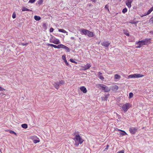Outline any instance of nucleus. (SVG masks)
Instances as JSON below:
<instances>
[{
    "mask_svg": "<svg viewBox=\"0 0 153 153\" xmlns=\"http://www.w3.org/2000/svg\"><path fill=\"white\" fill-rule=\"evenodd\" d=\"M22 127L24 128H27V125L26 124H23L22 125Z\"/></svg>",
    "mask_w": 153,
    "mask_h": 153,
    "instance_id": "obj_23",
    "label": "nucleus"
},
{
    "mask_svg": "<svg viewBox=\"0 0 153 153\" xmlns=\"http://www.w3.org/2000/svg\"><path fill=\"white\" fill-rule=\"evenodd\" d=\"M144 76V75L139 74H131L128 76V78H138Z\"/></svg>",
    "mask_w": 153,
    "mask_h": 153,
    "instance_id": "obj_7",
    "label": "nucleus"
},
{
    "mask_svg": "<svg viewBox=\"0 0 153 153\" xmlns=\"http://www.w3.org/2000/svg\"><path fill=\"white\" fill-rule=\"evenodd\" d=\"M52 44H49V43H48L47 44V45H48V46H52Z\"/></svg>",
    "mask_w": 153,
    "mask_h": 153,
    "instance_id": "obj_44",
    "label": "nucleus"
},
{
    "mask_svg": "<svg viewBox=\"0 0 153 153\" xmlns=\"http://www.w3.org/2000/svg\"><path fill=\"white\" fill-rule=\"evenodd\" d=\"M54 86L57 89H58L59 88V84L57 83H55L54 84Z\"/></svg>",
    "mask_w": 153,
    "mask_h": 153,
    "instance_id": "obj_22",
    "label": "nucleus"
},
{
    "mask_svg": "<svg viewBox=\"0 0 153 153\" xmlns=\"http://www.w3.org/2000/svg\"><path fill=\"white\" fill-rule=\"evenodd\" d=\"M150 33L152 34H153V32L152 31L150 32Z\"/></svg>",
    "mask_w": 153,
    "mask_h": 153,
    "instance_id": "obj_49",
    "label": "nucleus"
},
{
    "mask_svg": "<svg viewBox=\"0 0 153 153\" xmlns=\"http://www.w3.org/2000/svg\"><path fill=\"white\" fill-rule=\"evenodd\" d=\"M81 32L83 34L87 35L89 37H92L94 36L93 33L85 29H82L81 30Z\"/></svg>",
    "mask_w": 153,
    "mask_h": 153,
    "instance_id": "obj_4",
    "label": "nucleus"
},
{
    "mask_svg": "<svg viewBox=\"0 0 153 153\" xmlns=\"http://www.w3.org/2000/svg\"><path fill=\"white\" fill-rule=\"evenodd\" d=\"M133 93L131 92L129 94V98L130 99L133 96Z\"/></svg>",
    "mask_w": 153,
    "mask_h": 153,
    "instance_id": "obj_27",
    "label": "nucleus"
},
{
    "mask_svg": "<svg viewBox=\"0 0 153 153\" xmlns=\"http://www.w3.org/2000/svg\"><path fill=\"white\" fill-rule=\"evenodd\" d=\"M64 62L66 64V65H69V64L68 63V62H67V60L64 61Z\"/></svg>",
    "mask_w": 153,
    "mask_h": 153,
    "instance_id": "obj_42",
    "label": "nucleus"
},
{
    "mask_svg": "<svg viewBox=\"0 0 153 153\" xmlns=\"http://www.w3.org/2000/svg\"><path fill=\"white\" fill-rule=\"evenodd\" d=\"M101 44L104 47H108L110 45V43L108 42L104 41L102 42Z\"/></svg>",
    "mask_w": 153,
    "mask_h": 153,
    "instance_id": "obj_12",
    "label": "nucleus"
},
{
    "mask_svg": "<svg viewBox=\"0 0 153 153\" xmlns=\"http://www.w3.org/2000/svg\"><path fill=\"white\" fill-rule=\"evenodd\" d=\"M151 38H146L144 40L139 41L136 42V44L138 46L136 47L137 48H140L143 45H147L148 44L150 43Z\"/></svg>",
    "mask_w": 153,
    "mask_h": 153,
    "instance_id": "obj_1",
    "label": "nucleus"
},
{
    "mask_svg": "<svg viewBox=\"0 0 153 153\" xmlns=\"http://www.w3.org/2000/svg\"><path fill=\"white\" fill-rule=\"evenodd\" d=\"M36 0H29V2H30L31 3H34Z\"/></svg>",
    "mask_w": 153,
    "mask_h": 153,
    "instance_id": "obj_37",
    "label": "nucleus"
},
{
    "mask_svg": "<svg viewBox=\"0 0 153 153\" xmlns=\"http://www.w3.org/2000/svg\"><path fill=\"white\" fill-rule=\"evenodd\" d=\"M124 150H122L120 151H119L117 153H124Z\"/></svg>",
    "mask_w": 153,
    "mask_h": 153,
    "instance_id": "obj_38",
    "label": "nucleus"
},
{
    "mask_svg": "<svg viewBox=\"0 0 153 153\" xmlns=\"http://www.w3.org/2000/svg\"><path fill=\"white\" fill-rule=\"evenodd\" d=\"M32 139L33 140V143H36L40 142L39 139L36 136H33L32 137Z\"/></svg>",
    "mask_w": 153,
    "mask_h": 153,
    "instance_id": "obj_8",
    "label": "nucleus"
},
{
    "mask_svg": "<svg viewBox=\"0 0 153 153\" xmlns=\"http://www.w3.org/2000/svg\"><path fill=\"white\" fill-rule=\"evenodd\" d=\"M31 10L30 9H28V8H27L25 7H23L22 8V11H31Z\"/></svg>",
    "mask_w": 153,
    "mask_h": 153,
    "instance_id": "obj_21",
    "label": "nucleus"
},
{
    "mask_svg": "<svg viewBox=\"0 0 153 153\" xmlns=\"http://www.w3.org/2000/svg\"><path fill=\"white\" fill-rule=\"evenodd\" d=\"M64 48L65 50L67 52H69L70 50H69V48L68 47H67L65 45Z\"/></svg>",
    "mask_w": 153,
    "mask_h": 153,
    "instance_id": "obj_25",
    "label": "nucleus"
},
{
    "mask_svg": "<svg viewBox=\"0 0 153 153\" xmlns=\"http://www.w3.org/2000/svg\"><path fill=\"white\" fill-rule=\"evenodd\" d=\"M105 8H106L107 9H108V11H109V9L108 8V5H106L105 6Z\"/></svg>",
    "mask_w": 153,
    "mask_h": 153,
    "instance_id": "obj_43",
    "label": "nucleus"
},
{
    "mask_svg": "<svg viewBox=\"0 0 153 153\" xmlns=\"http://www.w3.org/2000/svg\"><path fill=\"white\" fill-rule=\"evenodd\" d=\"M65 82L63 80H61L59 81V83L61 85H63L64 84Z\"/></svg>",
    "mask_w": 153,
    "mask_h": 153,
    "instance_id": "obj_31",
    "label": "nucleus"
},
{
    "mask_svg": "<svg viewBox=\"0 0 153 153\" xmlns=\"http://www.w3.org/2000/svg\"><path fill=\"white\" fill-rule=\"evenodd\" d=\"M127 11V9L126 8H124L122 10V12L123 13H126Z\"/></svg>",
    "mask_w": 153,
    "mask_h": 153,
    "instance_id": "obj_28",
    "label": "nucleus"
},
{
    "mask_svg": "<svg viewBox=\"0 0 153 153\" xmlns=\"http://www.w3.org/2000/svg\"><path fill=\"white\" fill-rule=\"evenodd\" d=\"M124 33L126 35L128 36H129V33L127 31L124 32Z\"/></svg>",
    "mask_w": 153,
    "mask_h": 153,
    "instance_id": "obj_32",
    "label": "nucleus"
},
{
    "mask_svg": "<svg viewBox=\"0 0 153 153\" xmlns=\"http://www.w3.org/2000/svg\"><path fill=\"white\" fill-rule=\"evenodd\" d=\"M65 45H62V44H59L58 45V48L59 49L61 48H64V46Z\"/></svg>",
    "mask_w": 153,
    "mask_h": 153,
    "instance_id": "obj_24",
    "label": "nucleus"
},
{
    "mask_svg": "<svg viewBox=\"0 0 153 153\" xmlns=\"http://www.w3.org/2000/svg\"><path fill=\"white\" fill-rule=\"evenodd\" d=\"M111 89L113 91H117L118 89V87L117 85H115L111 87Z\"/></svg>",
    "mask_w": 153,
    "mask_h": 153,
    "instance_id": "obj_16",
    "label": "nucleus"
},
{
    "mask_svg": "<svg viewBox=\"0 0 153 153\" xmlns=\"http://www.w3.org/2000/svg\"><path fill=\"white\" fill-rule=\"evenodd\" d=\"M70 61L73 63H76V62L73 59H70Z\"/></svg>",
    "mask_w": 153,
    "mask_h": 153,
    "instance_id": "obj_34",
    "label": "nucleus"
},
{
    "mask_svg": "<svg viewBox=\"0 0 153 153\" xmlns=\"http://www.w3.org/2000/svg\"><path fill=\"white\" fill-rule=\"evenodd\" d=\"M71 39H74V37H71Z\"/></svg>",
    "mask_w": 153,
    "mask_h": 153,
    "instance_id": "obj_47",
    "label": "nucleus"
},
{
    "mask_svg": "<svg viewBox=\"0 0 153 153\" xmlns=\"http://www.w3.org/2000/svg\"><path fill=\"white\" fill-rule=\"evenodd\" d=\"M133 0H132V2H133Z\"/></svg>",
    "mask_w": 153,
    "mask_h": 153,
    "instance_id": "obj_52",
    "label": "nucleus"
},
{
    "mask_svg": "<svg viewBox=\"0 0 153 153\" xmlns=\"http://www.w3.org/2000/svg\"><path fill=\"white\" fill-rule=\"evenodd\" d=\"M80 89L84 93H86L87 92L86 88L84 86L80 87Z\"/></svg>",
    "mask_w": 153,
    "mask_h": 153,
    "instance_id": "obj_14",
    "label": "nucleus"
},
{
    "mask_svg": "<svg viewBox=\"0 0 153 153\" xmlns=\"http://www.w3.org/2000/svg\"><path fill=\"white\" fill-rule=\"evenodd\" d=\"M153 10V6L151 7L145 13V14L142 16V17L148 15L150 14L151 12Z\"/></svg>",
    "mask_w": 153,
    "mask_h": 153,
    "instance_id": "obj_13",
    "label": "nucleus"
},
{
    "mask_svg": "<svg viewBox=\"0 0 153 153\" xmlns=\"http://www.w3.org/2000/svg\"><path fill=\"white\" fill-rule=\"evenodd\" d=\"M91 67V65L90 64L88 63L86 65L82 66V70H85L89 69Z\"/></svg>",
    "mask_w": 153,
    "mask_h": 153,
    "instance_id": "obj_11",
    "label": "nucleus"
},
{
    "mask_svg": "<svg viewBox=\"0 0 153 153\" xmlns=\"http://www.w3.org/2000/svg\"><path fill=\"white\" fill-rule=\"evenodd\" d=\"M62 59H63L64 61L66 60V56L65 55H63L62 56Z\"/></svg>",
    "mask_w": 153,
    "mask_h": 153,
    "instance_id": "obj_29",
    "label": "nucleus"
},
{
    "mask_svg": "<svg viewBox=\"0 0 153 153\" xmlns=\"http://www.w3.org/2000/svg\"><path fill=\"white\" fill-rule=\"evenodd\" d=\"M5 89L4 88H2L1 86H0V91H5Z\"/></svg>",
    "mask_w": 153,
    "mask_h": 153,
    "instance_id": "obj_39",
    "label": "nucleus"
},
{
    "mask_svg": "<svg viewBox=\"0 0 153 153\" xmlns=\"http://www.w3.org/2000/svg\"><path fill=\"white\" fill-rule=\"evenodd\" d=\"M132 0H127L126 1V4L127 7L130 8L131 7Z\"/></svg>",
    "mask_w": 153,
    "mask_h": 153,
    "instance_id": "obj_9",
    "label": "nucleus"
},
{
    "mask_svg": "<svg viewBox=\"0 0 153 153\" xmlns=\"http://www.w3.org/2000/svg\"><path fill=\"white\" fill-rule=\"evenodd\" d=\"M52 46L54 48H58V45L56 46L55 45H54L53 44H52Z\"/></svg>",
    "mask_w": 153,
    "mask_h": 153,
    "instance_id": "obj_35",
    "label": "nucleus"
},
{
    "mask_svg": "<svg viewBox=\"0 0 153 153\" xmlns=\"http://www.w3.org/2000/svg\"><path fill=\"white\" fill-rule=\"evenodd\" d=\"M98 73V77L100 79L102 80H103L104 78L103 76L102 75V73L100 72H99Z\"/></svg>",
    "mask_w": 153,
    "mask_h": 153,
    "instance_id": "obj_15",
    "label": "nucleus"
},
{
    "mask_svg": "<svg viewBox=\"0 0 153 153\" xmlns=\"http://www.w3.org/2000/svg\"><path fill=\"white\" fill-rule=\"evenodd\" d=\"M108 146H109L108 145H106V148L105 149V150H107L108 149Z\"/></svg>",
    "mask_w": 153,
    "mask_h": 153,
    "instance_id": "obj_45",
    "label": "nucleus"
},
{
    "mask_svg": "<svg viewBox=\"0 0 153 153\" xmlns=\"http://www.w3.org/2000/svg\"><path fill=\"white\" fill-rule=\"evenodd\" d=\"M35 19L37 21H39L41 19V17L39 16H35L34 17Z\"/></svg>",
    "mask_w": 153,
    "mask_h": 153,
    "instance_id": "obj_18",
    "label": "nucleus"
},
{
    "mask_svg": "<svg viewBox=\"0 0 153 153\" xmlns=\"http://www.w3.org/2000/svg\"><path fill=\"white\" fill-rule=\"evenodd\" d=\"M114 78L116 79H119L121 78V76L117 74L114 75Z\"/></svg>",
    "mask_w": 153,
    "mask_h": 153,
    "instance_id": "obj_19",
    "label": "nucleus"
},
{
    "mask_svg": "<svg viewBox=\"0 0 153 153\" xmlns=\"http://www.w3.org/2000/svg\"><path fill=\"white\" fill-rule=\"evenodd\" d=\"M91 1L94 2H96V0H91Z\"/></svg>",
    "mask_w": 153,
    "mask_h": 153,
    "instance_id": "obj_48",
    "label": "nucleus"
},
{
    "mask_svg": "<svg viewBox=\"0 0 153 153\" xmlns=\"http://www.w3.org/2000/svg\"><path fill=\"white\" fill-rule=\"evenodd\" d=\"M50 42L55 44H58L60 43L59 39H57L54 36L51 37L50 39Z\"/></svg>",
    "mask_w": 153,
    "mask_h": 153,
    "instance_id": "obj_6",
    "label": "nucleus"
},
{
    "mask_svg": "<svg viewBox=\"0 0 153 153\" xmlns=\"http://www.w3.org/2000/svg\"><path fill=\"white\" fill-rule=\"evenodd\" d=\"M75 141L74 145L78 146L79 144H81L83 142V140L81 137L79 135H76L74 138L73 139Z\"/></svg>",
    "mask_w": 153,
    "mask_h": 153,
    "instance_id": "obj_2",
    "label": "nucleus"
},
{
    "mask_svg": "<svg viewBox=\"0 0 153 153\" xmlns=\"http://www.w3.org/2000/svg\"><path fill=\"white\" fill-rule=\"evenodd\" d=\"M53 30L54 29L52 27H51L49 31L50 32H52L53 31Z\"/></svg>",
    "mask_w": 153,
    "mask_h": 153,
    "instance_id": "obj_36",
    "label": "nucleus"
},
{
    "mask_svg": "<svg viewBox=\"0 0 153 153\" xmlns=\"http://www.w3.org/2000/svg\"><path fill=\"white\" fill-rule=\"evenodd\" d=\"M16 17V14L15 12H14L13 14L12 18L13 19H15Z\"/></svg>",
    "mask_w": 153,
    "mask_h": 153,
    "instance_id": "obj_30",
    "label": "nucleus"
},
{
    "mask_svg": "<svg viewBox=\"0 0 153 153\" xmlns=\"http://www.w3.org/2000/svg\"><path fill=\"white\" fill-rule=\"evenodd\" d=\"M43 27L45 29H46L47 27H46V25L45 23H43Z\"/></svg>",
    "mask_w": 153,
    "mask_h": 153,
    "instance_id": "obj_33",
    "label": "nucleus"
},
{
    "mask_svg": "<svg viewBox=\"0 0 153 153\" xmlns=\"http://www.w3.org/2000/svg\"><path fill=\"white\" fill-rule=\"evenodd\" d=\"M132 106V105L129 103H126L123 105L122 107V109L125 112L127 111L128 110L131 108Z\"/></svg>",
    "mask_w": 153,
    "mask_h": 153,
    "instance_id": "obj_5",
    "label": "nucleus"
},
{
    "mask_svg": "<svg viewBox=\"0 0 153 153\" xmlns=\"http://www.w3.org/2000/svg\"><path fill=\"white\" fill-rule=\"evenodd\" d=\"M97 86L100 89L103 90L105 92H108L111 90L110 88L104 84H99L97 85Z\"/></svg>",
    "mask_w": 153,
    "mask_h": 153,
    "instance_id": "obj_3",
    "label": "nucleus"
},
{
    "mask_svg": "<svg viewBox=\"0 0 153 153\" xmlns=\"http://www.w3.org/2000/svg\"><path fill=\"white\" fill-rule=\"evenodd\" d=\"M4 95V94H2V95Z\"/></svg>",
    "mask_w": 153,
    "mask_h": 153,
    "instance_id": "obj_51",
    "label": "nucleus"
},
{
    "mask_svg": "<svg viewBox=\"0 0 153 153\" xmlns=\"http://www.w3.org/2000/svg\"><path fill=\"white\" fill-rule=\"evenodd\" d=\"M121 131V132H120V134L122 136H123L127 134L126 133L125 131L122 130Z\"/></svg>",
    "mask_w": 153,
    "mask_h": 153,
    "instance_id": "obj_20",
    "label": "nucleus"
},
{
    "mask_svg": "<svg viewBox=\"0 0 153 153\" xmlns=\"http://www.w3.org/2000/svg\"><path fill=\"white\" fill-rule=\"evenodd\" d=\"M116 130L117 131H121L122 130L119 129L118 128H117V129H116Z\"/></svg>",
    "mask_w": 153,
    "mask_h": 153,
    "instance_id": "obj_46",
    "label": "nucleus"
},
{
    "mask_svg": "<svg viewBox=\"0 0 153 153\" xmlns=\"http://www.w3.org/2000/svg\"><path fill=\"white\" fill-rule=\"evenodd\" d=\"M10 133L12 134H16V133L13 131L11 130L10 131Z\"/></svg>",
    "mask_w": 153,
    "mask_h": 153,
    "instance_id": "obj_41",
    "label": "nucleus"
},
{
    "mask_svg": "<svg viewBox=\"0 0 153 153\" xmlns=\"http://www.w3.org/2000/svg\"><path fill=\"white\" fill-rule=\"evenodd\" d=\"M28 44V43H27L25 44H24V43H21V45L23 46H25V45H27Z\"/></svg>",
    "mask_w": 153,
    "mask_h": 153,
    "instance_id": "obj_40",
    "label": "nucleus"
},
{
    "mask_svg": "<svg viewBox=\"0 0 153 153\" xmlns=\"http://www.w3.org/2000/svg\"><path fill=\"white\" fill-rule=\"evenodd\" d=\"M149 22L152 24H153V15L149 19Z\"/></svg>",
    "mask_w": 153,
    "mask_h": 153,
    "instance_id": "obj_26",
    "label": "nucleus"
},
{
    "mask_svg": "<svg viewBox=\"0 0 153 153\" xmlns=\"http://www.w3.org/2000/svg\"><path fill=\"white\" fill-rule=\"evenodd\" d=\"M100 42H99L98 43V44H99H99H100Z\"/></svg>",
    "mask_w": 153,
    "mask_h": 153,
    "instance_id": "obj_50",
    "label": "nucleus"
},
{
    "mask_svg": "<svg viewBox=\"0 0 153 153\" xmlns=\"http://www.w3.org/2000/svg\"><path fill=\"white\" fill-rule=\"evenodd\" d=\"M137 131V129L135 128H130L129 129L130 133L132 134H134Z\"/></svg>",
    "mask_w": 153,
    "mask_h": 153,
    "instance_id": "obj_10",
    "label": "nucleus"
},
{
    "mask_svg": "<svg viewBox=\"0 0 153 153\" xmlns=\"http://www.w3.org/2000/svg\"><path fill=\"white\" fill-rule=\"evenodd\" d=\"M58 31L59 32H61L63 33H66L67 35H68V32L66 30H64V29H59Z\"/></svg>",
    "mask_w": 153,
    "mask_h": 153,
    "instance_id": "obj_17",
    "label": "nucleus"
}]
</instances>
